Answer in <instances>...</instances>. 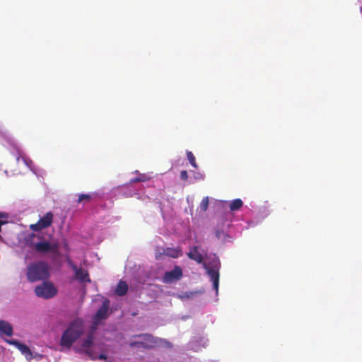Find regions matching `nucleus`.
Returning a JSON list of instances; mask_svg holds the SVG:
<instances>
[{"instance_id": "nucleus-1", "label": "nucleus", "mask_w": 362, "mask_h": 362, "mask_svg": "<svg viewBox=\"0 0 362 362\" xmlns=\"http://www.w3.org/2000/svg\"><path fill=\"white\" fill-rule=\"evenodd\" d=\"M27 242L30 247L35 250L40 255H52V260H55L60 256L59 245L57 243H50L40 235L30 233L28 236Z\"/></svg>"}, {"instance_id": "nucleus-2", "label": "nucleus", "mask_w": 362, "mask_h": 362, "mask_svg": "<svg viewBox=\"0 0 362 362\" xmlns=\"http://www.w3.org/2000/svg\"><path fill=\"white\" fill-rule=\"evenodd\" d=\"M83 333V322L81 319H76L66 328L64 332L60 345L63 347L70 349L73 344L81 336Z\"/></svg>"}, {"instance_id": "nucleus-3", "label": "nucleus", "mask_w": 362, "mask_h": 362, "mask_svg": "<svg viewBox=\"0 0 362 362\" xmlns=\"http://www.w3.org/2000/svg\"><path fill=\"white\" fill-rule=\"evenodd\" d=\"M49 265L44 261L30 263L27 267V279L30 282L45 281L49 276Z\"/></svg>"}, {"instance_id": "nucleus-4", "label": "nucleus", "mask_w": 362, "mask_h": 362, "mask_svg": "<svg viewBox=\"0 0 362 362\" xmlns=\"http://www.w3.org/2000/svg\"><path fill=\"white\" fill-rule=\"evenodd\" d=\"M35 295L45 299L54 297L57 293V289L50 281H43L35 288Z\"/></svg>"}, {"instance_id": "nucleus-5", "label": "nucleus", "mask_w": 362, "mask_h": 362, "mask_svg": "<svg viewBox=\"0 0 362 362\" xmlns=\"http://www.w3.org/2000/svg\"><path fill=\"white\" fill-rule=\"evenodd\" d=\"M66 261L69 267L74 272V279L78 281L80 283H90L91 280L89 277L88 272L82 267H78L69 257H66Z\"/></svg>"}, {"instance_id": "nucleus-6", "label": "nucleus", "mask_w": 362, "mask_h": 362, "mask_svg": "<svg viewBox=\"0 0 362 362\" xmlns=\"http://www.w3.org/2000/svg\"><path fill=\"white\" fill-rule=\"evenodd\" d=\"M53 218L54 214L51 211L47 212L36 223L30 224V229L34 232H39L47 228L52 224Z\"/></svg>"}, {"instance_id": "nucleus-7", "label": "nucleus", "mask_w": 362, "mask_h": 362, "mask_svg": "<svg viewBox=\"0 0 362 362\" xmlns=\"http://www.w3.org/2000/svg\"><path fill=\"white\" fill-rule=\"evenodd\" d=\"M183 273L180 266H175L173 269L166 272L163 276V281L165 284H170L180 280L182 277Z\"/></svg>"}, {"instance_id": "nucleus-8", "label": "nucleus", "mask_w": 362, "mask_h": 362, "mask_svg": "<svg viewBox=\"0 0 362 362\" xmlns=\"http://www.w3.org/2000/svg\"><path fill=\"white\" fill-rule=\"evenodd\" d=\"M5 341L10 345L15 346L25 356L28 361L33 359V353L27 345L19 342L16 339H5Z\"/></svg>"}, {"instance_id": "nucleus-9", "label": "nucleus", "mask_w": 362, "mask_h": 362, "mask_svg": "<svg viewBox=\"0 0 362 362\" xmlns=\"http://www.w3.org/2000/svg\"><path fill=\"white\" fill-rule=\"evenodd\" d=\"M93 333H90L87 339L83 341L81 347L86 354H88L92 359H94L95 358V357L93 356V354L90 349L91 346L93 344Z\"/></svg>"}, {"instance_id": "nucleus-10", "label": "nucleus", "mask_w": 362, "mask_h": 362, "mask_svg": "<svg viewBox=\"0 0 362 362\" xmlns=\"http://www.w3.org/2000/svg\"><path fill=\"white\" fill-rule=\"evenodd\" d=\"M187 257L198 264L202 263L204 260L203 255L199 252L198 246L190 247L189 251L187 253Z\"/></svg>"}, {"instance_id": "nucleus-11", "label": "nucleus", "mask_w": 362, "mask_h": 362, "mask_svg": "<svg viewBox=\"0 0 362 362\" xmlns=\"http://www.w3.org/2000/svg\"><path fill=\"white\" fill-rule=\"evenodd\" d=\"M109 309V302L104 301L103 305L100 307L97 311L95 319V320H101L105 319L107 316V312Z\"/></svg>"}, {"instance_id": "nucleus-12", "label": "nucleus", "mask_w": 362, "mask_h": 362, "mask_svg": "<svg viewBox=\"0 0 362 362\" xmlns=\"http://www.w3.org/2000/svg\"><path fill=\"white\" fill-rule=\"evenodd\" d=\"M0 334L11 337L13 334L12 325L6 321L0 320Z\"/></svg>"}, {"instance_id": "nucleus-13", "label": "nucleus", "mask_w": 362, "mask_h": 362, "mask_svg": "<svg viewBox=\"0 0 362 362\" xmlns=\"http://www.w3.org/2000/svg\"><path fill=\"white\" fill-rule=\"evenodd\" d=\"M163 254L172 258H177L182 255V252L180 247H167L163 250Z\"/></svg>"}, {"instance_id": "nucleus-14", "label": "nucleus", "mask_w": 362, "mask_h": 362, "mask_svg": "<svg viewBox=\"0 0 362 362\" xmlns=\"http://www.w3.org/2000/svg\"><path fill=\"white\" fill-rule=\"evenodd\" d=\"M128 291V285L124 281H120L115 290V293L119 296H124Z\"/></svg>"}, {"instance_id": "nucleus-15", "label": "nucleus", "mask_w": 362, "mask_h": 362, "mask_svg": "<svg viewBox=\"0 0 362 362\" xmlns=\"http://www.w3.org/2000/svg\"><path fill=\"white\" fill-rule=\"evenodd\" d=\"M205 268L211 281L219 279V268L216 265L213 267H205Z\"/></svg>"}, {"instance_id": "nucleus-16", "label": "nucleus", "mask_w": 362, "mask_h": 362, "mask_svg": "<svg viewBox=\"0 0 362 362\" xmlns=\"http://www.w3.org/2000/svg\"><path fill=\"white\" fill-rule=\"evenodd\" d=\"M95 197V194H81L78 195V203H88Z\"/></svg>"}, {"instance_id": "nucleus-17", "label": "nucleus", "mask_w": 362, "mask_h": 362, "mask_svg": "<svg viewBox=\"0 0 362 362\" xmlns=\"http://www.w3.org/2000/svg\"><path fill=\"white\" fill-rule=\"evenodd\" d=\"M243 205V202L240 199H235L230 202L229 207L230 211H238Z\"/></svg>"}, {"instance_id": "nucleus-18", "label": "nucleus", "mask_w": 362, "mask_h": 362, "mask_svg": "<svg viewBox=\"0 0 362 362\" xmlns=\"http://www.w3.org/2000/svg\"><path fill=\"white\" fill-rule=\"evenodd\" d=\"M134 337L143 338L145 341H148L151 344H154L156 342L154 337L151 334H141L135 335Z\"/></svg>"}, {"instance_id": "nucleus-19", "label": "nucleus", "mask_w": 362, "mask_h": 362, "mask_svg": "<svg viewBox=\"0 0 362 362\" xmlns=\"http://www.w3.org/2000/svg\"><path fill=\"white\" fill-rule=\"evenodd\" d=\"M187 156L189 162L194 168H197V165L196 163L195 157L191 151H187Z\"/></svg>"}, {"instance_id": "nucleus-20", "label": "nucleus", "mask_w": 362, "mask_h": 362, "mask_svg": "<svg viewBox=\"0 0 362 362\" xmlns=\"http://www.w3.org/2000/svg\"><path fill=\"white\" fill-rule=\"evenodd\" d=\"M209 201L208 197L203 198V199L202 200V202L200 203V206H199L201 210L206 211L209 206Z\"/></svg>"}, {"instance_id": "nucleus-21", "label": "nucleus", "mask_w": 362, "mask_h": 362, "mask_svg": "<svg viewBox=\"0 0 362 362\" xmlns=\"http://www.w3.org/2000/svg\"><path fill=\"white\" fill-rule=\"evenodd\" d=\"M148 180V178L147 177V176L143 174V175H141L139 177H135L134 179H132L130 182L131 183H134V182H145V181H146Z\"/></svg>"}, {"instance_id": "nucleus-22", "label": "nucleus", "mask_w": 362, "mask_h": 362, "mask_svg": "<svg viewBox=\"0 0 362 362\" xmlns=\"http://www.w3.org/2000/svg\"><path fill=\"white\" fill-rule=\"evenodd\" d=\"M129 346L131 347H135V346H143L146 347L144 342L142 341H132L129 344Z\"/></svg>"}, {"instance_id": "nucleus-23", "label": "nucleus", "mask_w": 362, "mask_h": 362, "mask_svg": "<svg viewBox=\"0 0 362 362\" xmlns=\"http://www.w3.org/2000/svg\"><path fill=\"white\" fill-rule=\"evenodd\" d=\"M180 179L184 180V181L187 180V179H188V174H187V170H182L180 172Z\"/></svg>"}, {"instance_id": "nucleus-24", "label": "nucleus", "mask_w": 362, "mask_h": 362, "mask_svg": "<svg viewBox=\"0 0 362 362\" xmlns=\"http://www.w3.org/2000/svg\"><path fill=\"white\" fill-rule=\"evenodd\" d=\"M211 281L213 282L214 289L216 291V293H218L219 279H216Z\"/></svg>"}, {"instance_id": "nucleus-25", "label": "nucleus", "mask_w": 362, "mask_h": 362, "mask_svg": "<svg viewBox=\"0 0 362 362\" xmlns=\"http://www.w3.org/2000/svg\"><path fill=\"white\" fill-rule=\"evenodd\" d=\"M98 358H99V359H100V360H102V359H104V360H105V359H106V358H107V357H106V356H105V354H100V355H99Z\"/></svg>"}, {"instance_id": "nucleus-26", "label": "nucleus", "mask_w": 362, "mask_h": 362, "mask_svg": "<svg viewBox=\"0 0 362 362\" xmlns=\"http://www.w3.org/2000/svg\"><path fill=\"white\" fill-rule=\"evenodd\" d=\"M216 235L218 238H219V236H220V233H219V231H217V232H216Z\"/></svg>"}]
</instances>
